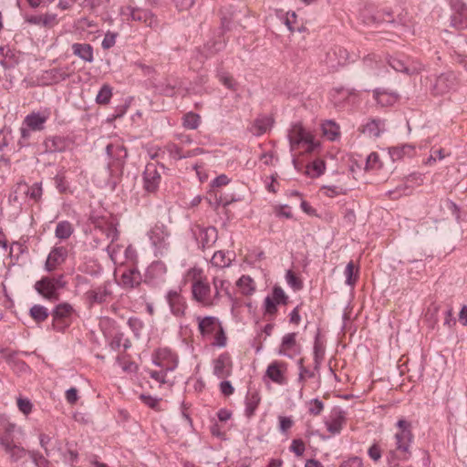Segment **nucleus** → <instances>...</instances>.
Masks as SVG:
<instances>
[{"instance_id": "obj_1", "label": "nucleus", "mask_w": 467, "mask_h": 467, "mask_svg": "<svg viewBox=\"0 0 467 467\" xmlns=\"http://www.w3.org/2000/svg\"><path fill=\"white\" fill-rule=\"evenodd\" d=\"M396 426L399 431L395 433V450L390 451L387 456L388 462L392 460L407 461L411 456V443L413 434L411 432V423L404 419L397 421Z\"/></svg>"}, {"instance_id": "obj_2", "label": "nucleus", "mask_w": 467, "mask_h": 467, "mask_svg": "<svg viewBox=\"0 0 467 467\" xmlns=\"http://www.w3.org/2000/svg\"><path fill=\"white\" fill-rule=\"evenodd\" d=\"M106 154L108 157L107 171L109 176L114 180H119L124 171L128 151L124 145L120 143H109L106 146Z\"/></svg>"}, {"instance_id": "obj_3", "label": "nucleus", "mask_w": 467, "mask_h": 467, "mask_svg": "<svg viewBox=\"0 0 467 467\" xmlns=\"http://www.w3.org/2000/svg\"><path fill=\"white\" fill-rule=\"evenodd\" d=\"M287 137L291 151L297 150L299 147H305L306 153H312L320 147V143L315 140L314 136L299 123L292 125Z\"/></svg>"}, {"instance_id": "obj_4", "label": "nucleus", "mask_w": 467, "mask_h": 467, "mask_svg": "<svg viewBox=\"0 0 467 467\" xmlns=\"http://www.w3.org/2000/svg\"><path fill=\"white\" fill-rule=\"evenodd\" d=\"M166 169L163 164L148 162L142 173L143 189L147 193H155L161 182V172Z\"/></svg>"}, {"instance_id": "obj_5", "label": "nucleus", "mask_w": 467, "mask_h": 467, "mask_svg": "<svg viewBox=\"0 0 467 467\" xmlns=\"http://www.w3.org/2000/svg\"><path fill=\"white\" fill-rule=\"evenodd\" d=\"M74 312L75 310L69 303L63 302L57 305L51 312L53 328L59 332L65 331L71 324Z\"/></svg>"}, {"instance_id": "obj_6", "label": "nucleus", "mask_w": 467, "mask_h": 467, "mask_svg": "<svg viewBox=\"0 0 467 467\" xmlns=\"http://www.w3.org/2000/svg\"><path fill=\"white\" fill-rule=\"evenodd\" d=\"M191 232L202 250L211 248L218 239V232L214 226L204 227L195 224L191 228Z\"/></svg>"}, {"instance_id": "obj_7", "label": "nucleus", "mask_w": 467, "mask_h": 467, "mask_svg": "<svg viewBox=\"0 0 467 467\" xmlns=\"http://www.w3.org/2000/svg\"><path fill=\"white\" fill-rule=\"evenodd\" d=\"M457 78L453 72L449 71L436 76L431 80V91L435 96L444 95L456 88Z\"/></svg>"}, {"instance_id": "obj_8", "label": "nucleus", "mask_w": 467, "mask_h": 467, "mask_svg": "<svg viewBox=\"0 0 467 467\" xmlns=\"http://www.w3.org/2000/svg\"><path fill=\"white\" fill-rule=\"evenodd\" d=\"M167 267L161 261L152 262L146 269L144 274V283L156 287L165 282Z\"/></svg>"}, {"instance_id": "obj_9", "label": "nucleus", "mask_w": 467, "mask_h": 467, "mask_svg": "<svg viewBox=\"0 0 467 467\" xmlns=\"http://www.w3.org/2000/svg\"><path fill=\"white\" fill-rule=\"evenodd\" d=\"M165 300L169 305L171 313L174 317H182L185 316L187 303L180 288L169 290L165 295Z\"/></svg>"}, {"instance_id": "obj_10", "label": "nucleus", "mask_w": 467, "mask_h": 467, "mask_svg": "<svg viewBox=\"0 0 467 467\" xmlns=\"http://www.w3.org/2000/svg\"><path fill=\"white\" fill-rule=\"evenodd\" d=\"M69 66L53 67L44 70L39 77V81H41L42 85L45 86L58 84L69 78L71 76V72H69Z\"/></svg>"}, {"instance_id": "obj_11", "label": "nucleus", "mask_w": 467, "mask_h": 467, "mask_svg": "<svg viewBox=\"0 0 467 467\" xmlns=\"http://www.w3.org/2000/svg\"><path fill=\"white\" fill-rule=\"evenodd\" d=\"M0 427L2 431H0V445L3 449L20 441L18 435L22 434V431L15 423L3 420L0 422Z\"/></svg>"}, {"instance_id": "obj_12", "label": "nucleus", "mask_w": 467, "mask_h": 467, "mask_svg": "<svg viewBox=\"0 0 467 467\" xmlns=\"http://www.w3.org/2000/svg\"><path fill=\"white\" fill-rule=\"evenodd\" d=\"M112 296L111 282L107 280L100 285L88 290L85 294L86 300L89 306L101 305Z\"/></svg>"}, {"instance_id": "obj_13", "label": "nucleus", "mask_w": 467, "mask_h": 467, "mask_svg": "<svg viewBox=\"0 0 467 467\" xmlns=\"http://www.w3.org/2000/svg\"><path fill=\"white\" fill-rule=\"evenodd\" d=\"M452 11L451 26L457 29L467 28V5L462 0H450Z\"/></svg>"}, {"instance_id": "obj_14", "label": "nucleus", "mask_w": 467, "mask_h": 467, "mask_svg": "<svg viewBox=\"0 0 467 467\" xmlns=\"http://www.w3.org/2000/svg\"><path fill=\"white\" fill-rule=\"evenodd\" d=\"M170 232L167 226L162 223H157L149 232V237L153 246L162 253V250L169 246L168 238Z\"/></svg>"}, {"instance_id": "obj_15", "label": "nucleus", "mask_w": 467, "mask_h": 467, "mask_svg": "<svg viewBox=\"0 0 467 467\" xmlns=\"http://www.w3.org/2000/svg\"><path fill=\"white\" fill-rule=\"evenodd\" d=\"M142 282H144V277L138 268L129 267L122 272L118 284L121 288L130 290L138 288Z\"/></svg>"}, {"instance_id": "obj_16", "label": "nucleus", "mask_w": 467, "mask_h": 467, "mask_svg": "<svg viewBox=\"0 0 467 467\" xmlns=\"http://www.w3.org/2000/svg\"><path fill=\"white\" fill-rule=\"evenodd\" d=\"M18 351H13L9 348H1V357L10 366L13 371L18 375L30 372V367L22 359L17 358Z\"/></svg>"}, {"instance_id": "obj_17", "label": "nucleus", "mask_w": 467, "mask_h": 467, "mask_svg": "<svg viewBox=\"0 0 467 467\" xmlns=\"http://www.w3.org/2000/svg\"><path fill=\"white\" fill-rule=\"evenodd\" d=\"M192 297L199 303L206 306L213 305L215 301L214 297L211 296V287L208 283L202 279L196 280L192 285Z\"/></svg>"}, {"instance_id": "obj_18", "label": "nucleus", "mask_w": 467, "mask_h": 467, "mask_svg": "<svg viewBox=\"0 0 467 467\" xmlns=\"http://www.w3.org/2000/svg\"><path fill=\"white\" fill-rule=\"evenodd\" d=\"M50 117V111L46 109L42 111H33L26 116L23 125H26L32 131H41Z\"/></svg>"}, {"instance_id": "obj_19", "label": "nucleus", "mask_w": 467, "mask_h": 467, "mask_svg": "<svg viewBox=\"0 0 467 467\" xmlns=\"http://www.w3.org/2000/svg\"><path fill=\"white\" fill-rule=\"evenodd\" d=\"M233 362L228 352H223L213 360V373L218 379H225L231 376Z\"/></svg>"}, {"instance_id": "obj_20", "label": "nucleus", "mask_w": 467, "mask_h": 467, "mask_svg": "<svg viewBox=\"0 0 467 467\" xmlns=\"http://www.w3.org/2000/svg\"><path fill=\"white\" fill-rule=\"evenodd\" d=\"M35 290L45 299L54 302L58 300L59 294L51 282V276H43L34 285Z\"/></svg>"}, {"instance_id": "obj_21", "label": "nucleus", "mask_w": 467, "mask_h": 467, "mask_svg": "<svg viewBox=\"0 0 467 467\" xmlns=\"http://www.w3.org/2000/svg\"><path fill=\"white\" fill-rule=\"evenodd\" d=\"M300 353V346L296 343V333L285 334L278 350V354L288 358H293Z\"/></svg>"}, {"instance_id": "obj_22", "label": "nucleus", "mask_w": 467, "mask_h": 467, "mask_svg": "<svg viewBox=\"0 0 467 467\" xmlns=\"http://www.w3.org/2000/svg\"><path fill=\"white\" fill-rule=\"evenodd\" d=\"M67 257V249L64 246H55L47 255L45 270L53 272L58 265H62Z\"/></svg>"}, {"instance_id": "obj_23", "label": "nucleus", "mask_w": 467, "mask_h": 467, "mask_svg": "<svg viewBox=\"0 0 467 467\" xmlns=\"http://www.w3.org/2000/svg\"><path fill=\"white\" fill-rule=\"evenodd\" d=\"M348 58V50L341 47H335L327 53V64L331 68L345 65Z\"/></svg>"}, {"instance_id": "obj_24", "label": "nucleus", "mask_w": 467, "mask_h": 467, "mask_svg": "<svg viewBox=\"0 0 467 467\" xmlns=\"http://www.w3.org/2000/svg\"><path fill=\"white\" fill-rule=\"evenodd\" d=\"M286 369V365L279 361H273L267 367L265 376L268 377L273 382L284 385L286 383L284 372Z\"/></svg>"}, {"instance_id": "obj_25", "label": "nucleus", "mask_w": 467, "mask_h": 467, "mask_svg": "<svg viewBox=\"0 0 467 467\" xmlns=\"http://www.w3.org/2000/svg\"><path fill=\"white\" fill-rule=\"evenodd\" d=\"M130 17L133 21L144 23L150 27H153L158 24L157 17L149 9L133 7L130 9Z\"/></svg>"}, {"instance_id": "obj_26", "label": "nucleus", "mask_w": 467, "mask_h": 467, "mask_svg": "<svg viewBox=\"0 0 467 467\" xmlns=\"http://www.w3.org/2000/svg\"><path fill=\"white\" fill-rule=\"evenodd\" d=\"M69 139L64 136L48 137L44 141L46 151L48 152H63L69 147Z\"/></svg>"}, {"instance_id": "obj_27", "label": "nucleus", "mask_w": 467, "mask_h": 467, "mask_svg": "<svg viewBox=\"0 0 467 467\" xmlns=\"http://www.w3.org/2000/svg\"><path fill=\"white\" fill-rule=\"evenodd\" d=\"M345 420V411L339 408L334 409L331 415V420L327 422V431L332 434H339Z\"/></svg>"}, {"instance_id": "obj_28", "label": "nucleus", "mask_w": 467, "mask_h": 467, "mask_svg": "<svg viewBox=\"0 0 467 467\" xmlns=\"http://www.w3.org/2000/svg\"><path fill=\"white\" fill-rule=\"evenodd\" d=\"M72 53L85 62L91 63L94 60L93 47L88 43H74L71 46Z\"/></svg>"}, {"instance_id": "obj_29", "label": "nucleus", "mask_w": 467, "mask_h": 467, "mask_svg": "<svg viewBox=\"0 0 467 467\" xmlns=\"http://www.w3.org/2000/svg\"><path fill=\"white\" fill-rule=\"evenodd\" d=\"M274 119L269 116H260L256 118L251 127V132L254 136H261L271 129Z\"/></svg>"}, {"instance_id": "obj_30", "label": "nucleus", "mask_w": 467, "mask_h": 467, "mask_svg": "<svg viewBox=\"0 0 467 467\" xmlns=\"http://www.w3.org/2000/svg\"><path fill=\"white\" fill-rule=\"evenodd\" d=\"M373 98L378 104L382 107H388L396 102L398 95L394 92H389L384 88H378L373 90Z\"/></svg>"}, {"instance_id": "obj_31", "label": "nucleus", "mask_w": 467, "mask_h": 467, "mask_svg": "<svg viewBox=\"0 0 467 467\" xmlns=\"http://www.w3.org/2000/svg\"><path fill=\"white\" fill-rule=\"evenodd\" d=\"M372 20L375 23H389L393 25H403L402 19H395L390 8H380L372 15Z\"/></svg>"}, {"instance_id": "obj_32", "label": "nucleus", "mask_w": 467, "mask_h": 467, "mask_svg": "<svg viewBox=\"0 0 467 467\" xmlns=\"http://www.w3.org/2000/svg\"><path fill=\"white\" fill-rule=\"evenodd\" d=\"M26 182H17L8 195V202L10 204H18L21 206L26 201L25 194Z\"/></svg>"}, {"instance_id": "obj_33", "label": "nucleus", "mask_w": 467, "mask_h": 467, "mask_svg": "<svg viewBox=\"0 0 467 467\" xmlns=\"http://www.w3.org/2000/svg\"><path fill=\"white\" fill-rule=\"evenodd\" d=\"M261 398L259 393L256 390H248L247 395L245 397V416L247 418H252L255 410L260 403Z\"/></svg>"}, {"instance_id": "obj_34", "label": "nucleus", "mask_w": 467, "mask_h": 467, "mask_svg": "<svg viewBox=\"0 0 467 467\" xmlns=\"http://www.w3.org/2000/svg\"><path fill=\"white\" fill-rule=\"evenodd\" d=\"M199 319V331L202 336L210 335L216 330L218 324V319L214 317H205L203 318Z\"/></svg>"}, {"instance_id": "obj_35", "label": "nucleus", "mask_w": 467, "mask_h": 467, "mask_svg": "<svg viewBox=\"0 0 467 467\" xmlns=\"http://www.w3.org/2000/svg\"><path fill=\"white\" fill-rule=\"evenodd\" d=\"M4 450L5 453L8 454L9 459L15 462L22 460L24 457H26V455H28V451L21 446L20 441L15 444L12 443V445Z\"/></svg>"}, {"instance_id": "obj_36", "label": "nucleus", "mask_w": 467, "mask_h": 467, "mask_svg": "<svg viewBox=\"0 0 467 467\" xmlns=\"http://www.w3.org/2000/svg\"><path fill=\"white\" fill-rule=\"evenodd\" d=\"M383 122L380 119H370L362 127L361 131L370 138H378L382 132L381 126Z\"/></svg>"}, {"instance_id": "obj_37", "label": "nucleus", "mask_w": 467, "mask_h": 467, "mask_svg": "<svg viewBox=\"0 0 467 467\" xmlns=\"http://www.w3.org/2000/svg\"><path fill=\"white\" fill-rule=\"evenodd\" d=\"M214 286V299L219 300L221 297V292H223L225 296L231 300L234 301L233 296L229 290L230 283L226 280L221 279L219 277H214L213 281Z\"/></svg>"}, {"instance_id": "obj_38", "label": "nucleus", "mask_w": 467, "mask_h": 467, "mask_svg": "<svg viewBox=\"0 0 467 467\" xmlns=\"http://www.w3.org/2000/svg\"><path fill=\"white\" fill-rule=\"evenodd\" d=\"M49 315H51V313L42 305H34L29 309V316L37 324L46 321Z\"/></svg>"}, {"instance_id": "obj_39", "label": "nucleus", "mask_w": 467, "mask_h": 467, "mask_svg": "<svg viewBox=\"0 0 467 467\" xmlns=\"http://www.w3.org/2000/svg\"><path fill=\"white\" fill-rule=\"evenodd\" d=\"M233 254V253L230 252H224V251H217L213 254L211 263L213 266L219 267V268H224L231 265L232 258L230 255Z\"/></svg>"}, {"instance_id": "obj_40", "label": "nucleus", "mask_w": 467, "mask_h": 467, "mask_svg": "<svg viewBox=\"0 0 467 467\" xmlns=\"http://www.w3.org/2000/svg\"><path fill=\"white\" fill-rule=\"evenodd\" d=\"M74 233L72 223L67 220L59 222L55 230V236L61 240L68 239Z\"/></svg>"}, {"instance_id": "obj_41", "label": "nucleus", "mask_w": 467, "mask_h": 467, "mask_svg": "<svg viewBox=\"0 0 467 467\" xmlns=\"http://www.w3.org/2000/svg\"><path fill=\"white\" fill-rule=\"evenodd\" d=\"M306 174L311 178H318L324 174L326 171V162L323 160L317 159L309 163L306 167Z\"/></svg>"}, {"instance_id": "obj_42", "label": "nucleus", "mask_w": 467, "mask_h": 467, "mask_svg": "<svg viewBox=\"0 0 467 467\" xmlns=\"http://www.w3.org/2000/svg\"><path fill=\"white\" fill-rule=\"evenodd\" d=\"M322 130L324 135L332 141L337 140L340 136L339 126L333 120H327L323 123Z\"/></svg>"}, {"instance_id": "obj_43", "label": "nucleus", "mask_w": 467, "mask_h": 467, "mask_svg": "<svg viewBox=\"0 0 467 467\" xmlns=\"http://www.w3.org/2000/svg\"><path fill=\"white\" fill-rule=\"evenodd\" d=\"M25 194L26 199L28 198L35 202H39L43 194L42 182H35L32 186L26 182Z\"/></svg>"}, {"instance_id": "obj_44", "label": "nucleus", "mask_w": 467, "mask_h": 467, "mask_svg": "<svg viewBox=\"0 0 467 467\" xmlns=\"http://www.w3.org/2000/svg\"><path fill=\"white\" fill-rule=\"evenodd\" d=\"M219 37H221V36ZM225 46L226 41L224 39L211 38L204 44L203 47L208 53V55L212 56L222 51L225 47Z\"/></svg>"}, {"instance_id": "obj_45", "label": "nucleus", "mask_w": 467, "mask_h": 467, "mask_svg": "<svg viewBox=\"0 0 467 467\" xmlns=\"http://www.w3.org/2000/svg\"><path fill=\"white\" fill-rule=\"evenodd\" d=\"M344 275L346 277L345 283L349 286H354L358 278V269H356L353 261L348 263L344 271Z\"/></svg>"}, {"instance_id": "obj_46", "label": "nucleus", "mask_w": 467, "mask_h": 467, "mask_svg": "<svg viewBox=\"0 0 467 467\" xmlns=\"http://www.w3.org/2000/svg\"><path fill=\"white\" fill-rule=\"evenodd\" d=\"M414 147L410 144H404L400 147H392L389 149V154L393 161L401 159L404 155H411Z\"/></svg>"}, {"instance_id": "obj_47", "label": "nucleus", "mask_w": 467, "mask_h": 467, "mask_svg": "<svg viewBox=\"0 0 467 467\" xmlns=\"http://www.w3.org/2000/svg\"><path fill=\"white\" fill-rule=\"evenodd\" d=\"M237 285L245 296L252 295L255 290L254 280L248 275H242L237 281Z\"/></svg>"}, {"instance_id": "obj_48", "label": "nucleus", "mask_w": 467, "mask_h": 467, "mask_svg": "<svg viewBox=\"0 0 467 467\" xmlns=\"http://www.w3.org/2000/svg\"><path fill=\"white\" fill-rule=\"evenodd\" d=\"M201 123L199 114L190 111L182 117V125L186 129L196 130Z\"/></svg>"}, {"instance_id": "obj_49", "label": "nucleus", "mask_w": 467, "mask_h": 467, "mask_svg": "<svg viewBox=\"0 0 467 467\" xmlns=\"http://www.w3.org/2000/svg\"><path fill=\"white\" fill-rule=\"evenodd\" d=\"M111 97H112V88L108 84H104L100 88V89L99 90V92L96 96V102L99 105H107L109 103Z\"/></svg>"}, {"instance_id": "obj_50", "label": "nucleus", "mask_w": 467, "mask_h": 467, "mask_svg": "<svg viewBox=\"0 0 467 467\" xmlns=\"http://www.w3.org/2000/svg\"><path fill=\"white\" fill-rule=\"evenodd\" d=\"M389 67H391L395 71L405 73L407 75L411 74L410 68L407 66L406 62L403 59L399 57H390L388 60Z\"/></svg>"}, {"instance_id": "obj_51", "label": "nucleus", "mask_w": 467, "mask_h": 467, "mask_svg": "<svg viewBox=\"0 0 467 467\" xmlns=\"http://www.w3.org/2000/svg\"><path fill=\"white\" fill-rule=\"evenodd\" d=\"M280 305L276 301H275L273 298L270 297V296H267L265 298L264 301V308H265V315L269 316V319L273 320L277 313V306Z\"/></svg>"}, {"instance_id": "obj_52", "label": "nucleus", "mask_w": 467, "mask_h": 467, "mask_svg": "<svg viewBox=\"0 0 467 467\" xmlns=\"http://www.w3.org/2000/svg\"><path fill=\"white\" fill-rule=\"evenodd\" d=\"M270 297L283 306H286L289 302L288 296L285 293L283 288L277 285H274Z\"/></svg>"}, {"instance_id": "obj_53", "label": "nucleus", "mask_w": 467, "mask_h": 467, "mask_svg": "<svg viewBox=\"0 0 467 467\" xmlns=\"http://www.w3.org/2000/svg\"><path fill=\"white\" fill-rule=\"evenodd\" d=\"M28 456L36 467H48L49 465V462L47 457L38 451H28Z\"/></svg>"}, {"instance_id": "obj_54", "label": "nucleus", "mask_w": 467, "mask_h": 467, "mask_svg": "<svg viewBox=\"0 0 467 467\" xmlns=\"http://www.w3.org/2000/svg\"><path fill=\"white\" fill-rule=\"evenodd\" d=\"M217 78L219 81L225 86L227 88L231 90H235L237 88V82L234 78L228 73L223 71H219L217 73Z\"/></svg>"}, {"instance_id": "obj_55", "label": "nucleus", "mask_w": 467, "mask_h": 467, "mask_svg": "<svg viewBox=\"0 0 467 467\" xmlns=\"http://www.w3.org/2000/svg\"><path fill=\"white\" fill-rule=\"evenodd\" d=\"M285 280L289 286H291L294 291H299L303 288L302 280L299 277H297L292 270L286 271Z\"/></svg>"}, {"instance_id": "obj_56", "label": "nucleus", "mask_w": 467, "mask_h": 467, "mask_svg": "<svg viewBox=\"0 0 467 467\" xmlns=\"http://www.w3.org/2000/svg\"><path fill=\"white\" fill-rule=\"evenodd\" d=\"M54 182L57 190L60 193H67L69 192V182L66 179V176L64 173H57L54 177Z\"/></svg>"}, {"instance_id": "obj_57", "label": "nucleus", "mask_w": 467, "mask_h": 467, "mask_svg": "<svg viewBox=\"0 0 467 467\" xmlns=\"http://www.w3.org/2000/svg\"><path fill=\"white\" fill-rule=\"evenodd\" d=\"M128 326L133 332L134 336L139 338L140 336V332L144 327V323L141 319L136 317H131L128 320Z\"/></svg>"}, {"instance_id": "obj_58", "label": "nucleus", "mask_w": 467, "mask_h": 467, "mask_svg": "<svg viewBox=\"0 0 467 467\" xmlns=\"http://www.w3.org/2000/svg\"><path fill=\"white\" fill-rule=\"evenodd\" d=\"M96 227L101 228L105 231L106 235L109 239H111V242H114L118 238V231L112 223H106L105 228L99 224V223H96Z\"/></svg>"}, {"instance_id": "obj_59", "label": "nucleus", "mask_w": 467, "mask_h": 467, "mask_svg": "<svg viewBox=\"0 0 467 467\" xmlns=\"http://www.w3.org/2000/svg\"><path fill=\"white\" fill-rule=\"evenodd\" d=\"M324 410V403L319 399H313L309 402L308 411L314 416L319 415Z\"/></svg>"}, {"instance_id": "obj_60", "label": "nucleus", "mask_w": 467, "mask_h": 467, "mask_svg": "<svg viewBox=\"0 0 467 467\" xmlns=\"http://www.w3.org/2000/svg\"><path fill=\"white\" fill-rule=\"evenodd\" d=\"M289 450L296 456H302L305 452L306 446L301 439H295L292 441Z\"/></svg>"}, {"instance_id": "obj_61", "label": "nucleus", "mask_w": 467, "mask_h": 467, "mask_svg": "<svg viewBox=\"0 0 467 467\" xmlns=\"http://www.w3.org/2000/svg\"><path fill=\"white\" fill-rule=\"evenodd\" d=\"M322 189L326 190V195L329 198H334L336 196L347 193L346 189L336 185L323 186Z\"/></svg>"}, {"instance_id": "obj_62", "label": "nucleus", "mask_w": 467, "mask_h": 467, "mask_svg": "<svg viewBox=\"0 0 467 467\" xmlns=\"http://www.w3.org/2000/svg\"><path fill=\"white\" fill-rule=\"evenodd\" d=\"M156 88L161 95L166 97H173L175 95V86L170 83L160 84Z\"/></svg>"}, {"instance_id": "obj_63", "label": "nucleus", "mask_w": 467, "mask_h": 467, "mask_svg": "<svg viewBox=\"0 0 467 467\" xmlns=\"http://www.w3.org/2000/svg\"><path fill=\"white\" fill-rule=\"evenodd\" d=\"M338 467H363V461L358 456H351L343 461Z\"/></svg>"}, {"instance_id": "obj_64", "label": "nucleus", "mask_w": 467, "mask_h": 467, "mask_svg": "<svg viewBox=\"0 0 467 467\" xmlns=\"http://www.w3.org/2000/svg\"><path fill=\"white\" fill-rule=\"evenodd\" d=\"M279 431L281 433L285 434L287 431L293 426L294 421L291 417L279 416Z\"/></svg>"}]
</instances>
